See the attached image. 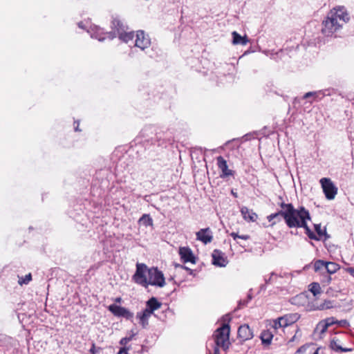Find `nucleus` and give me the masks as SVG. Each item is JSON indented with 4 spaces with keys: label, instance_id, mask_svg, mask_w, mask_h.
Here are the masks:
<instances>
[{
    "label": "nucleus",
    "instance_id": "a18cd8bd",
    "mask_svg": "<svg viewBox=\"0 0 354 354\" xmlns=\"http://www.w3.org/2000/svg\"><path fill=\"white\" fill-rule=\"evenodd\" d=\"M120 301H121V298H120V297H117V298L115 299V302H118V303H120Z\"/></svg>",
    "mask_w": 354,
    "mask_h": 354
},
{
    "label": "nucleus",
    "instance_id": "a19ab883",
    "mask_svg": "<svg viewBox=\"0 0 354 354\" xmlns=\"http://www.w3.org/2000/svg\"><path fill=\"white\" fill-rule=\"evenodd\" d=\"M218 347L219 346H217V345L216 344V346L214 348V353L213 354H219V348H218Z\"/></svg>",
    "mask_w": 354,
    "mask_h": 354
},
{
    "label": "nucleus",
    "instance_id": "f03ea898",
    "mask_svg": "<svg viewBox=\"0 0 354 354\" xmlns=\"http://www.w3.org/2000/svg\"><path fill=\"white\" fill-rule=\"evenodd\" d=\"M132 279L136 283L145 288L149 285L162 288L166 284L162 271L157 267L148 268L146 264L142 263H137Z\"/></svg>",
    "mask_w": 354,
    "mask_h": 354
},
{
    "label": "nucleus",
    "instance_id": "aec40b11",
    "mask_svg": "<svg viewBox=\"0 0 354 354\" xmlns=\"http://www.w3.org/2000/svg\"><path fill=\"white\" fill-rule=\"evenodd\" d=\"M232 44L234 45L245 46L248 42V39L246 35L241 36L236 31L232 32Z\"/></svg>",
    "mask_w": 354,
    "mask_h": 354
},
{
    "label": "nucleus",
    "instance_id": "f8f14e48",
    "mask_svg": "<svg viewBox=\"0 0 354 354\" xmlns=\"http://www.w3.org/2000/svg\"><path fill=\"white\" fill-rule=\"evenodd\" d=\"M218 167L221 170L222 173L220 175L221 178H226L230 176H234V171L229 169L227 161L222 157L218 156L216 158Z\"/></svg>",
    "mask_w": 354,
    "mask_h": 354
},
{
    "label": "nucleus",
    "instance_id": "4468645a",
    "mask_svg": "<svg viewBox=\"0 0 354 354\" xmlns=\"http://www.w3.org/2000/svg\"><path fill=\"white\" fill-rule=\"evenodd\" d=\"M212 263L214 266L225 267L227 264V260L224 257V254L218 250H214L212 252Z\"/></svg>",
    "mask_w": 354,
    "mask_h": 354
},
{
    "label": "nucleus",
    "instance_id": "a878e982",
    "mask_svg": "<svg viewBox=\"0 0 354 354\" xmlns=\"http://www.w3.org/2000/svg\"><path fill=\"white\" fill-rule=\"evenodd\" d=\"M260 338L263 345L268 346L271 344L273 334L269 330H263L261 334Z\"/></svg>",
    "mask_w": 354,
    "mask_h": 354
},
{
    "label": "nucleus",
    "instance_id": "393cba45",
    "mask_svg": "<svg viewBox=\"0 0 354 354\" xmlns=\"http://www.w3.org/2000/svg\"><path fill=\"white\" fill-rule=\"evenodd\" d=\"M331 308H333V304L332 301L330 300H325L319 305H317L316 304H311V310H323L326 309H330Z\"/></svg>",
    "mask_w": 354,
    "mask_h": 354
},
{
    "label": "nucleus",
    "instance_id": "79ce46f5",
    "mask_svg": "<svg viewBox=\"0 0 354 354\" xmlns=\"http://www.w3.org/2000/svg\"><path fill=\"white\" fill-rule=\"evenodd\" d=\"M230 236L234 239L236 240L237 238H239V235L236 233V232H232L230 234Z\"/></svg>",
    "mask_w": 354,
    "mask_h": 354
},
{
    "label": "nucleus",
    "instance_id": "423d86ee",
    "mask_svg": "<svg viewBox=\"0 0 354 354\" xmlns=\"http://www.w3.org/2000/svg\"><path fill=\"white\" fill-rule=\"evenodd\" d=\"M313 268L315 272L320 276V282L322 283L323 286H326L330 283L332 278L328 274H326L325 261H315L314 263Z\"/></svg>",
    "mask_w": 354,
    "mask_h": 354
},
{
    "label": "nucleus",
    "instance_id": "4be33fe9",
    "mask_svg": "<svg viewBox=\"0 0 354 354\" xmlns=\"http://www.w3.org/2000/svg\"><path fill=\"white\" fill-rule=\"evenodd\" d=\"M241 212L244 219L248 221H255L258 217L256 213L253 212L246 207H243L241 209Z\"/></svg>",
    "mask_w": 354,
    "mask_h": 354
},
{
    "label": "nucleus",
    "instance_id": "3c124183",
    "mask_svg": "<svg viewBox=\"0 0 354 354\" xmlns=\"http://www.w3.org/2000/svg\"><path fill=\"white\" fill-rule=\"evenodd\" d=\"M104 39V38H99L98 40L99 41H102Z\"/></svg>",
    "mask_w": 354,
    "mask_h": 354
},
{
    "label": "nucleus",
    "instance_id": "412c9836",
    "mask_svg": "<svg viewBox=\"0 0 354 354\" xmlns=\"http://www.w3.org/2000/svg\"><path fill=\"white\" fill-rule=\"evenodd\" d=\"M161 306L162 304L160 301H158L156 297H153L146 302L145 309L153 313V312L156 310L159 309L161 307Z\"/></svg>",
    "mask_w": 354,
    "mask_h": 354
},
{
    "label": "nucleus",
    "instance_id": "7c9ffc66",
    "mask_svg": "<svg viewBox=\"0 0 354 354\" xmlns=\"http://www.w3.org/2000/svg\"><path fill=\"white\" fill-rule=\"evenodd\" d=\"M308 97H310V92H307L302 97H295L294 100V105L296 106L297 104H301L302 101Z\"/></svg>",
    "mask_w": 354,
    "mask_h": 354
},
{
    "label": "nucleus",
    "instance_id": "72a5a7b5",
    "mask_svg": "<svg viewBox=\"0 0 354 354\" xmlns=\"http://www.w3.org/2000/svg\"><path fill=\"white\" fill-rule=\"evenodd\" d=\"M248 301H245V300L242 301V300H241V301H239V307H240V308H241L242 306H246V305H247L248 301L249 300H251V299H252V296H251L250 295H248Z\"/></svg>",
    "mask_w": 354,
    "mask_h": 354
},
{
    "label": "nucleus",
    "instance_id": "0eeeda50",
    "mask_svg": "<svg viewBox=\"0 0 354 354\" xmlns=\"http://www.w3.org/2000/svg\"><path fill=\"white\" fill-rule=\"evenodd\" d=\"M320 183L326 198L330 201L333 200L337 194L338 189L330 178H322Z\"/></svg>",
    "mask_w": 354,
    "mask_h": 354
},
{
    "label": "nucleus",
    "instance_id": "9d476101",
    "mask_svg": "<svg viewBox=\"0 0 354 354\" xmlns=\"http://www.w3.org/2000/svg\"><path fill=\"white\" fill-rule=\"evenodd\" d=\"M314 227L316 234L311 232V240L326 241L330 238V235L326 232V227H322L321 224H315Z\"/></svg>",
    "mask_w": 354,
    "mask_h": 354
},
{
    "label": "nucleus",
    "instance_id": "e433bc0d",
    "mask_svg": "<svg viewBox=\"0 0 354 354\" xmlns=\"http://www.w3.org/2000/svg\"><path fill=\"white\" fill-rule=\"evenodd\" d=\"M129 349V348L123 346L122 348H121L120 349L118 354H129V353H128Z\"/></svg>",
    "mask_w": 354,
    "mask_h": 354
},
{
    "label": "nucleus",
    "instance_id": "603ef678",
    "mask_svg": "<svg viewBox=\"0 0 354 354\" xmlns=\"http://www.w3.org/2000/svg\"><path fill=\"white\" fill-rule=\"evenodd\" d=\"M307 268H308V266L306 265L304 266V269H306Z\"/></svg>",
    "mask_w": 354,
    "mask_h": 354
},
{
    "label": "nucleus",
    "instance_id": "473e14b6",
    "mask_svg": "<svg viewBox=\"0 0 354 354\" xmlns=\"http://www.w3.org/2000/svg\"><path fill=\"white\" fill-rule=\"evenodd\" d=\"M337 323L340 326H343V327H347L349 326V323L347 320L346 319H342V320H340V321H337Z\"/></svg>",
    "mask_w": 354,
    "mask_h": 354
},
{
    "label": "nucleus",
    "instance_id": "5fc2aeb1",
    "mask_svg": "<svg viewBox=\"0 0 354 354\" xmlns=\"http://www.w3.org/2000/svg\"><path fill=\"white\" fill-rule=\"evenodd\" d=\"M311 97L313 96V93L311 92L310 93Z\"/></svg>",
    "mask_w": 354,
    "mask_h": 354
},
{
    "label": "nucleus",
    "instance_id": "f257e3e1",
    "mask_svg": "<svg viewBox=\"0 0 354 354\" xmlns=\"http://www.w3.org/2000/svg\"><path fill=\"white\" fill-rule=\"evenodd\" d=\"M281 209L268 216L269 222L272 225L280 222L283 218L289 227H304L306 234L310 238V227L308 226L306 219H310V214L304 207L299 209H295L292 204L282 202L280 204Z\"/></svg>",
    "mask_w": 354,
    "mask_h": 354
},
{
    "label": "nucleus",
    "instance_id": "c756f323",
    "mask_svg": "<svg viewBox=\"0 0 354 354\" xmlns=\"http://www.w3.org/2000/svg\"><path fill=\"white\" fill-rule=\"evenodd\" d=\"M274 276H277V274H276L274 272H272V273L270 274V277L268 279H265V283H266V284H263V285H261V286H260V289H261V290H266V284H269V283H272V281H273V279H272V277H273Z\"/></svg>",
    "mask_w": 354,
    "mask_h": 354
},
{
    "label": "nucleus",
    "instance_id": "8fccbe9b",
    "mask_svg": "<svg viewBox=\"0 0 354 354\" xmlns=\"http://www.w3.org/2000/svg\"><path fill=\"white\" fill-rule=\"evenodd\" d=\"M313 354H318V350H317L315 352H314Z\"/></svg>",
    "mask_w": 354,
    "mask_h": 354
},
{
    "label": "nucleus",
    "instance_id": "2eb2a0df",
    "mask_svg": "<svg viewBox=\"0 0 354 354\" xmlns=\"http://www.w3.org/2000/svg\"><path fill=\"white\" fill-rule=\"evenodd\" d=\"M196 239L205 244L212 242L213 236L209 227L200 230L196 232Z\"/></svg>",
    "mask_w": 354,
    "mask_h": 354
},
{
    "label": "nucleus",
    "instance_id": "dca6fc26",
    "mask_svg": "<svg viewBox=\"0 0 354 354\" xmlns=\"http://www.w3.org/2000/svg\"><path fill=\"white\" fill-rule=\"evenodd\" d=\"M253 332L248 325L244 324L238 329V337L242 341H246L253 337Z\"/></svg>",
    "mask_w": 354,
    "mask_h": 354
},
{
    "label": "nucleus",
    "instance_id": "1a4fd4ad",
    "mask_svg": "<svg viewBox=\"0 0 354 354\" xmlns=\"http://www.w3.org/2000/svg\"><path fill=\"white\" fill-rule=\"evenodd\" d=\"M108 309L113 315L118 317H124L129 320H131L133 317V313L130 312L126 308L116 304L109 306Z\"/></svg>",
    "mask_w": 354,
    "mask_h": 354
},
{
    "label": "nucleus",
    "instance_id": "ddd939ff",
    "mask_svg": "<svg viewBox=\"0 0 354 354\" xmlns=\"http://www.w3.org/2000/svg\"><path fill=\"white\" fill-rule=\"evenodd\" d=\"M179 254L182 261L184 263L190 262L192 263H196V258L192 251L188 247H181L179 248Z\"/></svg>",
    "mask_w": 354,
    "mask_h": 354
},
{
    "label": "nucleus",
    "instance_id": "f3484780",
    "mask_svg": "<svg viewBox=\"0 0 354 354\" xmlns=\"http://www.w3.org/2000/svg\"><path fill=\"white\" fill-rule=\"evenodd\" d=\"M292 303L297 306H308L310 300L306 292H301L292 298Z\"/></svg>",
    "mask_w": 354,
    "mask_h": 354
},
{
    "label": "nucleus",
    "instance_id": "49530a36",
    "mask_svg": "<svg viewBox=\"0 0 354 354\" xmlns=\"http://www.w3.org/2000/svg\"><path fill=\"white\" fill-rule=\"evenodd\" d=\"M133 336H134V334H132V335H131V336H129V337H126V338H129V339H130V341H131V340L133 339Z\"/></svg>",
    "mask_w": 354,
    "mask_h": 354
},
{
    "label": "nucleus",
    "instance_id": "864d4df0",
    "mask_svg": "<svg viewBox=\"0 0 354 354\" xmlns=\"http://www.w3.org/2000/svg\"><path fill=\"white\" fill-rule=\"evenodd\" d=\"M308 290H310V285H308Z\"/></svg>",
    "mask_w": 354,
    "mask_h": 354
},
{
    "label": "nucleus",
    "instance_id": "cd10ccee",
    "mask_svg": "<svg viewBox=\"0 0 354 354\" xmlns=\"http://www.w3.org/2000/svg\"><path fill=\"white\" fill-rule=\"evenodd\" d=\"M322 292V288L320 284L317 282L311 283V293L314 296H317V295Z\"/></svg>",
    "mask_w": 354,
    "mask_h": 354
},
{
    "label": "nucleus",
    "instance_id": "20e7f679",
    "mask_svg": "<svg viewBox=\"0 0 354 354\" xmlns=\"http://www.w3.org/2000/svg\"><path fill=\"white\" fill-rule=\"evenodd\" d=\"M230 327L228 324H223L217 328L213 335L215 344L221 346L223 350H227L230 344Z\"/></svg>",
    "mask_w": 354,
    "mask_h": 354
},
{
    "label": "nucleus",
    "instance_id": "c03bdc74",
    "mask_svg": "<svg viewBox=\"0 0 354 354\" xmlns=\"http://www.w3.org/2000/svg\"><path fill=\"white\" fill-rule=\"evenodd\" d=\"M75 131H80V129H79V124H77L76 127H75Z\"/></svg>",
    "mask_w": 354,
    "mask_h": 354
},
{
    "label": "nucleus",
    "instance_id": "c9c22d12",
    "mask_svg": "<svg viewBox=\"0 0 354 354\" xmlns=\"http://www.w3.org/2000/svg\"><path fill=\"white\" fill-rule=\"evenodd\" d=\"M100 351V348H96L94 344L92 345V347L90 349V352L91 353V354H96V353Z\"/></svg>",
    "mask_w": 354,
    "mask_h": 354
},
{
    "label": "nucleus",
    "instance_id": "5701e85b",
    "mask_svg": "<svg viewBox=\"0 0 354 354\" xmlns=\"http://www.w3.org/2000/svg\"><path fill=\"white\" fill-rule=\"evenodd\" d=\"M335 323H337V321H335L333 317L328 318L326 319L325 322H319V324L315 328V331H316L318 329H320V332L322 333H324L327 330L328 327L332 326Z\"/></svg>",
    "mask_w": 354,
    "mask_h": 354
},
{
    "label": "nucleus",
    "instance_id": "37998d69",
    "mask_svg": "<svg viewBox=\"0 0 354 354\" xmlns=\"http://www.w3.org/2000/svg\"><path fill=\"white\" fill-rule=\"evenodd\" d=\"M223 319H224V320H225H225H227L228 322H230V319H231V318H230V315H226L223 317Z\"/></svg>",
    "mask_w": 354,
    "mask_h": 354
},
{
    "label": "nucleus",
    "instance_id": "2f4dec72",
    "mask_svg": "<svg viewBox=\"0 0 354 354\" xmlns=\"http://www.w3.org/2000/svg\"><path fill=\"white\" fill-rule=\"evenodd\" d=\"M309 347H310V345L308 344H305L304 345H303L300 348H299L295 354H309V353H306L307 349Z\"/></svg>",
    "mask_w": 354,
    "mask_h": 354
},
{
    "label": "nucleus",
    "instance_id": "6e6552de",
    "mask_svg": "<svg viewBox=\"0 0 354 354\" xmlns=\"http://www.w3.org/2000/svg\"><path fill=\"white\" fill-rule=\"evenodd\" d=\"M299 318L297 313L287 314L274 320L273 327L274 329L278 328H285L295 323Z\"/></svg>",
    "mask_w": 354,
    "mask_h": 354
},
{
    "label": "nucleus",
    "instance_id": "4c0bfd02",
    "mask_svg": "<svg viewBox=\"0 0 354 354\" xmlns=\"http://www.w3.org/2000/svg\"><path fill=\"white\" fill-rule=\"evenodd\" d=\"M346 271L354 277V268H348Z\"/></svg>",
    "mask_w": 354,
    "mask_h": 354
},
{
    "label": "nucleus",
    "instance_id": "f704fd0d",
    "mask_svg": "<svg viewBox=\"0 0 354 354\" xmlns=\"http://www.w3.org/2000/svg\"><path fill=\"white\" fill-rule=\"evenodd\" d=\"M130 342V339H129V338H126V337H123V338H122V339H120V344H121V345H122V346H125V345H126L128 342Z\"/></svg>",
    "mask_w": 354,
    "mask_h": 354
},
{
    "label": "nucleus",
    "instance_id": "9b49d317",
    "mask_svg": "<svg viewBox=\"0 0 354 354\" xmlns=\"http://www.w3.org/2000/svg\"><path fill=\"white\" fill-rule=\"evenodd\" d=\"M151 41L148 36H145L143 30H138L136 33L135 46L145 50L150 46Z\"/></svg>",
    "mask_w": 354,
    "mask_h": 354
},
{
    "label": "nucleus",
    "instance_id": "bb28decb",
    "mask_svg": "<svg viewBox=\"0 0 354 354\" xmlns=\"http://www.w3.org/2000/svg\"><path fill=\"white\" fill-rule=\"evenodd\" d=\"M138 223L145 227L153 225V219L148 214H143L138 220Z\"/></svg>",
    "mask_w": 354,
    "mask_h": 354
},
{
    "label": "nucleus",
    "instance_id": "58836bf2",
    "mask_svg": "<svg viewBox=\"0 0 354 354\" xmlns=\"http://www.w3.org/2000/svg\"><path fill=\"white\" fill-rule=\"evenodd\" d=\"M180 267H181L182 268H183V269H185V270H187L190 274H194V271H193V270H192V269H190V268H187V266H180Z\"/></svg>",
    "mask_w": 354,
    "mask_h": 354
},
{
    "label": "nucleus",
    "instance_id": "ea45409f",
    "mask_svg": "<svg viewBox=\"0 0 354 354\" xmlns=\"http://www.w3.org/2000/svg\"><path fill=\"white\" fill-rule=\"evenodd\" d=\"M239 239H241L243 240H248L250 239V236L247 235V234L239 235Z\"/></svg>",
    "mask_w": 354,
    "mask_h": 354
},
{
    "label": "nucleus",
    "instance_id": "a211bd4d",
    "mask_svg": "<svg viewBox=\"0 0 354 354\" xmlns=\"http://www.w3.org/2000/svg\"><path fill=\"white\" fill-rule=\"evenodd\" d=\"M153 313L145 309L142 312H138L136 315V317L139 319L140 324L142 328H146L149 324V319Z\"/></svg>",
    "mask_w": 354,
    "mask_h": 354
},
{
    "label": "nucleus",
    "instance_id": "39448f33",
    "mask_svg": "<svg viewBox=\"0 0 354 354\" xmlns=\"http://www.w3.org/2000/svg\"><path fill=\"white\" fill-rule=\"evenodd\" d=\"M112 26L113 28L115 29L112 38L116 37V35H118L119 38L125 43H128L129 41L133 39L134 32L133 31L129 32H126L127 27L118 19L115 18L113 19Z\"/></svg>",
    "mask_w": 354,
    "mask_h": 354
},
{
    "label": "nucleus",
    "instance_id": "6ab92c4d",
    "mask_svg": "<svg viewBox=\"0 0 354 354\" xmlns=\"http://www.w3.org/2000/svg\"><path fill=\"white\" fill-rule=\"evenodd\" d=\"M330 348L337 353H347L353 351V348L342 347L340 345V341L338 339L333 338L330 342Z\"/></svg>",
    "mask_w": 354,
    "mask_h": 354
},
{
    "label": "nucleus",
    "instance_id": "7ed1b4c3",
    "mask_svg": "<svg viewBox=\"0 0 354 354\" xmlns=\"http://www.w3.org/2000/svg\"><path fill=\"white\" fill-rule=\"evenodd\" d=\"M350 19L348 13L343 6L333 8L322 22V32L326 36H330L339 30L344 24Z\"/></svg>",
    "mask_w": 354,
    "mask_h": 354
},
{
    "label": "nucleus",
    "instance_id": "09e8293b",
    "mask_svg": "<svg viewBox=\"0 0 354 354\" xmlns=\"http://www.w3.org/2000/svg\"><path fill=\"white\" fill-rule=\"evenodd\" d=\"M232 195H233L234 196L237 197V194H236V193H235V192H234L233 191H232Z\"/></svg>",
    "mask_w": 354,
    "mask_h": 354
},
{
    "label": "nucleus",
    "instance_id": "c85d7f7f",
    "mask_svg": "<svg viewBox=\"0 0 354 354\" xmlns=\"http://www.w3.org/2000/svg\"><path fill=\"white\" fill-rule=\"evenodd\" d=\"M32 279V275L30 273L26 274L25 277H21L19 279V283L20 285L22 284H28Z\"/></svg>",
    "mask_w": 354,
    "mask_h": 354
},
{
    "label": "nucleus",
    "instance_id": "b1692460",
    "mask_svg": "<svg viewBox=\"0 0 354 354\" xmlns=\"http://www.w3.org/2000/svg\"><path fill=\"white\" fill-rule=\"evenodd\" d=\"M326 274L330 276L340 269L339 264L332 261H325Z\"/></svg>",
    "mask_w": 354,
    "mask_h": 354
},
{
    "label": "nucleus",
    "instance_id": "de8ad7c7",
    "mask_svg": "<svg viewBox=\"0 0 354 354\" xmlns=\"http://www.w3.org/2000/svg\"><path fill=\"white\" fill-rule=\"evenodd\" d=\"M78 26H79L80 28H83L82 22L79 23Z\"/></svg>",
    "mask_w": 354,
    "mask_h": 354
}]
</instances>
